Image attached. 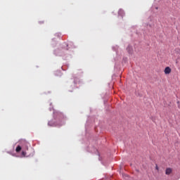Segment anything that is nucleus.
Returning a JSON list of instances; mask_svg holds the SVG:
<instances>
[{
  "label": "nucleus",
  "instance_id": "1",
  "mask_svg": "<svg viewBox=\"0 0 180 180\" xmlns=\"http://www.w3.org/2000/svg\"><path fill=\"white\" fill-rule=\"evenodd\" d=\"M53 110V119L48 122V126L51 127H60L63 126L62 120L64 119V115L56 110Z\"/></svg>",
  "mask_w": 180,
  "mask_h": 180
},
{
  "label": "nucleus",
  "instance_id": "2",
  "mask_svg": "<svg viewBox=\"0 0 180 180\" xmlns=\"http://www.w3.org/2000/svg\"><path fill=\"white\" fill-rule=\"evenodd\" d=\"M127 51L129 53V54H132L133 53V46L131 45H129L128 47L127 48Z\"/></svg>",
  "mask_w": 180,
  "mask_h": 180
},
{
  "label": "nucleus",
  "instance_id": "3",
  "mask_svg": "<svg viewBox=\"0 0 180 180\" xmlns=\"http://www.w3.org/2000/svg\"><path fill=\"white\" fill-rule=\"evenodd\" d=\"M165 74L168 75V74H171V68L169 67H166L165 68Z\"/></svg>",
  "mask_w": 180,
  "mask_h": 180
},
{
  "label": "nucleus",
  "instance_id": "4",
  "mask_svg": "<svg viewBox=\"0 0 180 180\" xmlns=\"http://www.w3.org/2000/svg\"><path fill=\"white\" fill-rule=\"evenodd\" d=\"M118 15L123 18V16H124V11L122 9H120L118 11Z\"/></svg>",
  "mask_w": 180,
  "mask_h": 180
},
{
  "label": "nucleus",
  "instance_id": "5",
  "mask_svg": "<svg viewBox=\"0 0 180 180\" xmlns=\"http://www.w3.org/2000/svg\"><path fill=\"white\" fill-rule=\"evenodd\" d=\"M172 172V169L171 168H168L166 169L165 174L166 175H169Z\"/></svg>",
  "mask_w": 180,
  "mask_h": 180
},
{
  "label": "nucleus",
  "instance_id": "6",
  "mask_svg": "<svg viewBox=\"0 0 180 180\" xmlns=\"http://www.w3.org/2000/svg\"><path fill=\"white\" fill-rule=\"evenodd\" d=\"M21 150H22V146H18L15 148L16 153H20Z\"/></svg>",
  "mask_w": 180,
  "mask_h": 180
},
{
  "label": "nucleus",
  "instance_id": "7",
  "mask_svg": "<svg viewBox=\"0 0 180 180\" xmlns=\"http://www.w3.org/2000/svg\"><path fill=\"white\" fill-rule=\"evenodd\" d=\"M22 155L23 157H26V152H25V150H22Z\"/></svg>",
  "mask_w": 180,
  "mask_h": 180
},
{
  "label": "nucleus",
  "instance_id": "8",
  "mask_svg": "<svg viewBox=\"0 0 180 180\" xmlns=\"http://www.w3.org/2000/svg\"><path fill=\"white\" fill-rule=\"evenodd\" d=\"M56 36H57V37H61V34L60 33H56Z\"/></svg>",
  "mask_w": 180,
  "mask_h": 180
},
{
  "label": "nucleus",
  "instance_id": "9",
  "mask_svg": "<svg viewBox=\"0 0 180 180\" xmlns=\"http://www.w3.org/2000/svg\"><path fill=\"white\" fill-rule=\"evenodd\" d=\"M58 51H55V54H56V56H61V54H58V53H58Z\"/></svg>",
  "mask_w": 180,
  "mask_h": 180
},
{
  "label": "nucleus",
  "instance_id": "10",
  "mask_svg": "<svg viewBox=\"0 0 180 180\" xmlns=\"http://www.w3.org/2000/svg\"><path fill=\"white\" fill-rule=\"evenodd\" d=\"M178 105H179V101H177Z\"/></svg>",
  "mask_w": 180,
  "mask_h": 180
},
{
  "label": "nucleus",
  "instance_id": "11",
  "mask_svg": "<svg viewBox=\"0 0 180 180\" xmlns=\"http://www.w3.org/2000/svg\"><path fill=\"white\" fill-rule=\"evenodd\" d=\"M178 108H180V105H178Z\"/></svg>",
  "mask_w": 180,
  "mask_h": 180
},
{
  "label": "nucleus",
  "instance_id": "12",
  "mask_svg": "<svg viewBox=\"0 0 180 180\" xmlns=\"http://www.w3.org/2000/svg\"><path fill=\"white\" fill-rule=\"evenodd\" d=\"M49 110H51V108H49Z\"/></svg>",
  "mask_w": 180,
  "mask_h": 180
}]
</instances>
